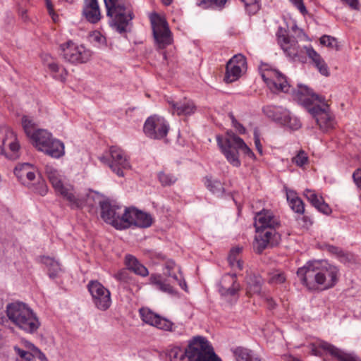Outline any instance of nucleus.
I'll list each match as a JSON object with an SVG mask.
<instances>
[{
	"mask_svg": "<svg viewBox=\"0 0 361 361\" xmlns=\"http://www.w3.org/2000/svg\"><path fill=\"white\" fill-rule=\"evenodd\" d=\"M261 75L272 92L290 94L292 98L313 116L321 130L326 131L334 128V120L323 97L315 94L306 85L300 84L297 89L292 88L284 75L276 69H265Z\"/></svg>",
	"mask_w": 361,
	"mask_h": 361,
	"instance_id": "1",
	"label": "nucleus"
},
{
	"mask_svg": "<svg viewBox=\"0 0 361 361\" xmlns=\"http://www.w3.org/2000/svg\"><path fill=\"white\" fill-rule=\"evenodd\" d=\"M297 276L309 290H325L334 287L340 277L338 267L324 261H309L299 268Z\"/></svg>",
	"mask_w": 361,
	"mask_h": 361,
	"instance_id": "2",
	"label": "nucleus"
},
{
	"mask_svg": "<svg viewBox=\"0 0 361 361\" xmlns=\"http://www.w3.org/2000/svg\"><path fill=\"white\" fill-rule=\"evenodd\" d=\"M169 361H222L216 355L211 343L204 336H193L183 348L169 346L166 352Z\"/></svg>",
	"mask_w": 361,
	"mask_h": 361,
	"instance_id": "3",
	"label": "nucleus"
},
{
	"mask_svg": "<svg viewBox=\"0 0 361 361\" xmlns=\"http://www.w3.org/2000/svg\"><path fill=\"white\" fill-rule=\"evenodd\" d=\"M104 2L111 30L122 35L130 32L135 17L130 5L125 0H104Z\"/></svg>",
	"mask_w": 361,
	"mask_h": 361,
	"instance_id": "4",
	"label": "nucleus"
},
{
	"mask_svg": "<svg viewBox=\"0 0 361 361\" xmlns=\"http://www.w3.org/2000/svg\"><path fill=\"white\" fill-rule=\"evenodd\" d=\"M217 145L226 160L234 167H240L241 161L239 153L255 160L256 157L244 140L233 132H227L226 136L216 135Z\"/></svg>",
	"mask_w": 361,
	"mask_h": 361,
	"instance_id": "5",
	"label": "nucleus"
},
{
	"mask_svg": "<svg viewBox=\"0 0 361 361\" xmlns=\"http://www.w3.org/2000/svg\"><path fill=\"white\" fill-rule=\"evenodd\" d=\"M6 314L16 326L27 334L35 333L41 325L36 313L27 304L22 302L8 304Z\"/></svg>",
	"mask_w": 361,
	"mask_h": 361,
	"instance_id": "6",
	"label": "nucleus"
},
{
	"mask_svg": "<svg viewBox=\"0 0 361 361\" xmlns=\"http://www.w3.org/2000/svg\"><path fill=\"white\" fill-rule=\"evenodd\" d=\"M45 173L55 191L68 202L72 209H78L84 206V198L75 195L73 188L71 185H63L61 175L56 168L51 165H47L45 166Z\"/></svg>",
	"mask_w": 361,
	"mask_h": 361,
	"instance_id": "7",
	"label": "nucleus"
},
{
	"mask_svg": "<svg viewBox=\"0 0 361 361\" xmlns=\"http://www.w3.org/2000/svg\"><path fill=\"white\" fill-rule=\"evenodd\" d=\"M61 54L63 59L74 65L85 63L90 61L92 52L83 44L68 40L60 45Z\"/></svg>",
	"mask_w": 361,
	"mask_h": 361,
	"instance_id": "8",
	"label": "nucleus"
},
{
	"mask_svg": "<svg viewBox=\"0 0 361 361\" xmlns=\"http://www.w3.org/2000/svg\"><path fill=\"white\" fill-rule=\"evenodd\" d=\"M262 111L268 118L291 130H296L301 127L300 120L282 106L267 105Z\"/></svg>",
	"mask_w": 361,
	"mask_h": 361,
	"instance_id": "9",
	"label": "nucleus"
},
{
	"mask_svg": "<svg viewBox=\"0 0 361 361\" xmlns=\"http://www.w3.org/2000/svg\"><path fill=\"white\" fill-rule=\"evenodd\" d=\"M99 204L101 216L106 223L118 230L126 229V225H128L125 216L126 207L112 204L108 200H99Z\"/></svg>",
	"mask_w": 361,
	"mask_h": 361,
	"instance_id": "10",
	"label": "nucleus"
},
{
	"mask_svg": "<svg viewBox=\"0 0 361 361\" xmlns=\"http://www.w3.org/2000/svg\"><path fill=\"white\" fill-rule=\"evenodd\" d=\"M99 160L107 164L118 176H124L123 170L129 169L130 164L126 152L120 147L112 146L109 152L99 157Z\"/></svg>",
	"mask_w": 361,
	"mask_h": 361,
	"instance_id": "11",
	"label": "nucleus"
},
{
	"mask_svg": "<svg viewBox=\"0 0 361 361\" xmlns=\"http://www.w3.org/2000/svg\"><path fill=\"white\" fill-rule=\"evenodd\" d=\"M153 36L159 48L163 49L173 42L172 33L168 23L163 17L156 13L149 16Z\"/></svg>",
	"mask_w": 361,
	"mask_h": 361,
	"instance_id": "12",
	"label": "nucleus"
},
{
	"mask_svg": "<svg viewBox=\"0 0 361 361\" xmlns=\"http://www.w3.org/2000/svg\"><path fill=\"white\" fill-rule=\"evenodd\" d=\"M20 149L16 134L8 128H0V154L15 160L20 157Z\"/></svg>",
	"mask_w": 361,
	"mask_h": 361,
	"instance_id": "13",
	"label": "nucleus"
},
{
	"mask_svg": "<svg viewBox=\"0 0 361 361\" xmlns=\"http://www.w3.org/2000/svg\"><path fill=\"white\" fill-rule=\"evenodd\" d=\"M95 307L101 311L107 310L111 305L110 290L97 280H91L87 286Z\"/></svg>",
	"mask_w": 361,
	"mask_h": 361,
	"instance_id": "14",
	"label": "nucleus"
},
{
	"mask_svg": "<svg viewBox=\"0 0 361 361\" xmlns=\"http://www.w3.org/2000/svg\"><path fill=\"white\" fill-rule=\"evenodd\" d=\"M312 355L322 357L324 354H329L338 361H361L357 357L351 353H347L335 345L319 341L310 345Z\"/></svg>",
	"mask_w": 361,
	"mask_h": 361,
	"instance_id": "15",
	"label": "nucleus"
},
{
	"mask_svg": "<svg viewBox=\"0 0 361 361\" xmlns=\"http://www.w3.org/2000/svg\"><path fill=\"white\" fill-rule=\"evenodd\" d=\"M141 320L146 324L164 331H175V324L171 320L154 312L149 307H141L139 310Z\"/></svg>",
	"mask_w": 361,
	"mask_h": 361,
	"instance_id": "16",
	"label": "nucleus"
},
{
	"mask_svg": "<svg viewBox=\"0 0 361 361\" xmlns=\"http://www.w3.org/2000/svg\"><path fill=\"white\" fill-rule=\"evenodd\" d=\"M169 130L167 121L157 115L149 117L145 122L143 130L149 138L159 140L166 136Z\"/></svg>",
	"mask_w": 361,
	"mask_h": 361,
	"instance_id": "17",
	"label": "nucleus"
},
{
	"mask_svg": "<svg viewBox=\"0 0 361 361\" xmlns=\"http://www.w3.org/2000/svg\"><path fill=\"white\" fill-rule=\"evenodd\" d=\"M256 235L253 243L255 251L260 254L266 248L278 245L280 235L276 228H261L256 230Z\"/></svg>",
	"mask_w": 361,
	"mask_h": 361,
	"instance_id": "18",
	"label": "nucleus"
},
{
	"mask_svg": "<svg viewBox=\"0 0 361 361\" xmlns=\"http://www.w3.org/2000/svg\"><path fill=\"white\" fill-rule=\"evenodd\" d=\"M240 290V285L235 274H224L218 284V290L226 300H237Z\"/></svg>",
	"mask_w": 361,
	"mask_h": 361,
	"instance_id": "19",
	"label": "nucleus"
},
{
	"mask_svg": "<svg viewBox=\"0 0 361 361\" xmlns=\"http://www.w3.org/2000/svg\"><path fill=\"white\" fill-rule=\"evenodd\" d=\"M247 70L245 57L240 54L234 55L226 64L225 81L233 82L238 80Z\"/></svg>",
	"mask_w": 361,
	"mask_h": 361,
	"instance_id": "20",
	"label": "nucleus"
},
{
	"mask_svg": "<svg viewBox=\"0 0 361 361\" xmlns=\"http://www.w3.org/2000/svg\"><path fill=\"white\" fill-rule=\"evenodd\" d=\"M125 216L128 221V225H126V229L132 226L139 228H148L153 222V218L151 214L133 207L126 208Z\"/></svg>",
	"mask_w": 361,
	"mask_h": 361,
	"instance_id": "21",
	"label": "nucleus"
},
{
	"mask_svg": "<svg viewBox=\"0 0 361 361\" xmlns=\"http://www.w3.org/2000/svg\"><path fill=\"white\" fill-rule=\"evenodd\" d=\"M20 347L14 346L15 352L19 355L21 361H35L38 358L41 361H47V357L32 343L27 340H22Z\"/></svg>",
	"mask_w": 361,
	"mask_h": 361,
	"instance_id": "22",
	"label": "nucleus"
},
{
	"mask_svg": "<svg viewBox=\"0 0 361 361\" xmlns=\"http://www.w3.org/2000/svg\"><path fill=\"white\" fill-rule=\"evenodd\" d=\"M254 226L256 230L261 228H276L279 226L278 217L268 209H262L257 212L255 216Z\"/></svg>",
	"mask_w": 361,
	"mask_h": 361,
	"instance_id": "23",
	"label": "nucleus"
},
{
	"mask_svg": "<svg viewBox=\"0 0 361 361\" xmlns=\"http://www.w3.org/2000/svg\"><path fill=\"white\" fill-rule=\"evenodd\" d=\"M13 172L22 183L28 186L35 179L37 169L29 163H22L15 167Z\"/></svg>",
	"mask_w": 361,
	"mask_h": 361,
	"instance_id": "24",
	"label": "nucleus"
},
{
	"mask_svg": "<svg viewBox=\"0 0 361 361\" xmlns=\"http://www.w3.org/2000/svg\"><path fill=\"white\" fill-rule=\"evenodd\" d=\"M170 105V111L173 114L178 116H190L195 113L196 106L194 102L190 99H185L179 102L173 100L168 101Z\"/></svg>",
	"mask_w": 361,
	"mask_h": 361,
	"instance_id": "25",
	"label": "nucleus"
},
{
	"mask_svg": "<svg viewBox=\"0 0 361 361\" xmlns=\"http://www.w3.org/2000/svg\"><path fill=\"white\" fill-rule=\"evenodd\" d=\"M278 42L284 53L290 59L294 60L299 56V45L295 39L286 35H279Z\"/></svg>",
	"mask_w": 361,
	"mask_h": 361,
	"instance_id": "26",
	"label": "nucleus"
},
{
	"mask_svg": "<svg viewBox=\"0 0 361 361\" xmlns=\"http://www.w3.org/2000/svg\"><path fill=\"white\" fill-rule=\"evenodd\" d=\"M82 15L88 22L98 23L102 16L98 0H84Z\"/></svg>",
	"mask_w": 361,
	"mask_h": 361,
	"instance_id": "27",
	"label": "nucleus"
},
{
	"mask_svg": "<svg viewBox=\"0 0 361 361\" xmlns=\"http://www.w3.org/2000/svg\"><path fill=\"white\" fill-rule=\"evenodd\" d=\"M304 195L311 204L319 212L324 214H329L331 212V209L329 204H326L323 197L319 195L314 190L306 189L304 191Z\"/></svg>",
	"mask_w": 361,
	"mask_h": 361,
	"instance_id": "28",
	"label": "nucleus"
},
{
	"mask_svg": "<svg viewBox=\"0 0 361 361\" xmlns=\"http://www.w3.org/2000/svg\"><path fill=\"white\" fill-rule=\"evenodd\" d=\"M235 361H265L254 350L244 346H236L231 349Z\"/></svg>",
	"mask_w": 361,
	"mask_h": 361,
	"instance_id": "29",
	"label": "nucleus"
},
{
	"mask_svg": "<svg viewBox=\"0 0 361 361\" xmlns=\"http://www.w3.org/2000/svg\"><path fill=\"white\" fill-rule=\"evenodd\" d=\"M164 274L176 281L182 289L187 290V284L174 261L169 259L165 262Z\"/></svg>",
	"mask_w": 361,
	"mask_h": 361,
	"instance_id": "30",
	"label": "nucleus"
},
{
	"mask_svg": "<svg viewBox=\"0 0 361 361\" xmlns=\"http://www.w3.org/2000/svg\"><path fill=\"white\" fill-rule=\"evenodd\" d=\"M304 49H305L307 56L312 61L318 71L322 75L328 76L329 75L328 66L320 54L317 52L312 46H305Z\"/></svg>",
	"mask_w": 361,
	"mask_h": 361,
	"instance_id": "31",
	"label": "nucleus"
},
{
	"mask_svg": "<svg viewBox=\"0 0 361 361\" xmlns=\"http://www.w3.org/2000/svg\"><path fill=\"white\" fill-rule=\"evenodd\" d=\"M52 135L44 129L38 130L30 138L32 145L40 152L46 150V147L52 139Z\"/></svg>",
	"mask_w": 361,
	"mask_h": 361,
	"instance_id": "32",
	"label": "nucleus"
},
{
	"mask_svg": "<svg viewBox=\"0 0 361 361\" xmlns=\"http://www.w3.org/2000/svg\"><path fill=\"white\" fill-rule=\"evenodd\" d=\"M46 148V150L42 152L52 158L59 159L65 154L64 144L58 139L52 137Z\"/></svg>",
	"mask_w": 361,
	"mask_h": 361,
	"instance_id": "33",
	"label": "nucleus"
},
{
	"mask_svg": "<svg viewBox=\"0 0 361 361\" xmlns=\"http://www.w3.org/2000/svg\"><path fill=\"white\" fill-rule=\"evenodd\" d=\"M127 268L137 275L147 276L149 274L148 269L142 264L137 258L131 255H127L125 257Z\"/></svg>",
	"mask_w": 361,
	"mask_h": 361,
	"instance_id": "34",
	"label": "nucleus"
},
{
	"mask_svg": "<svg viewBox=\"0 0 361 361\" xmlns=\"http://www.w3.org/2000/svg\"><path fill=\"white\" fill-rule=\"evenodd\" d=\"M41 262L48 268V274L51 279H55L61 271L60 264L53 258L43 256Z\"/></svg>",
	"mask_w": 361,
	"mask_h": 361,
	"instance_id": "35",
	"label": "nucleus"
},
{
	"mask_svg": "<svg viewBox=\"0 0 361 361\" xmlns=\"http://www.w3.org/2000/svg\"><path fill=\"white\" fill-rule=\"evenodd\" d=\"M241 251V247H233L231 250L228 257V261L231 267L240 271L243 269V262L240 257Z\"/></svg>",
	"mask_w": 361,
	"mask_h": 361,
	"instance_id": "36",
	"label": "nucleus"
},
{
	"mask_svg": "<svg viewBox=\"0 0 361 361\" xmlns=\"http://www.w3.org/2000/svg\"><path fill=\"white\" fill-rule=\"evenodd\" d=\"M21 125L24 132L27 137L31 138L32 136L38 130L37 124L33 118L24 115L21 118Z\"/></svg>",
	"mask_w": 361,
	"mask_h": 361,
	"instance_id": "37",
	"label": "nucleus"
},
{
	"mask_svg": "<svg viewBox=\"0 0 361 361\" xmlns=\"http://www.w3.org/2000/svg\"><path fill=\"white\" fill-rule=\"evenodd\" d=\"M47 66L54 78L60 81H64L66 80L68 72L63 66H59L54 61L47 62Z\"/></svg>",
	"mask_w": 361,
	"mask_h": 361,
	"instance_id": "38",
	"label": "nucleus"
},
{
	"mask_svg": "<svg viewBox=\"0 0 361 361\" xmlns=\"http://www.w3.org/2000/svg\"><path fill=\"white\" fill-rule=\"evenodd\" d=\"M207 188L214 195L217 196L221 195L224 192L222 183L212 177H207L204 182Z\"/></svg>",
	"mask_w": 361,
	"mask_h": 361,
	"instance_id": "39",
	"label": "nucleus"
},
{
	"mask_svg": "<svg viewBox=\"0 0 361 361\" xmlns=\"http://www.w3.org/2000/svg\"><path fill=\"white\" fill-rule=\"evenodd\" d=\"M263 280L260 276L250 275L247 278V283L249 292L252 293L259 294L261 292Z\"/></svg>",
	"mask_w": 361,
	"mask_h": 361,
	"instance_id": "40",
	"label": "nucleus"
},
{
	"mask_svg": "<svg viewBox=\"0 0 361 361\" xmlns=\"http://www.w3.org/2000/svg\"><path fill=\"white\" fill-rule=\"evenodd\" d=\"M28 187L35 193L39 194L42 196H44L48 191L47 185L45 181L41 178H39L37 184H30Z\"/></svg>",
	"mask_w": 361,
	"mask_h": 361,
	"instance_id": "41",
	"label": "nucleus"
},
{
	"mask_svg": "<svg viewBox=\"0 0 361 361\" xmlns=\"http://www.w3.org/2000/svg\"><path fill=\"white\" fill-rule=\"evenodd\" d=\"M227 0H197V5L204 8L211 6L222 8L224 7Z\"/></svg>",
	"mask_w": 361,
	"mask_h": 361,
	"instance_id": "42",
	"label": "nucleus"
},
{
	"mask_svg": "<svg viewBox=\"0 0 361 361\" xmlns=\"http://www.w3.org/2000/svg\"><path fill=\"white\" fill-rule=\"evenodd\" d=\"M286 281L284 274L279 271H274L269 274L268 282L272 285L281 284Z\"/></svg>",
	"mask_w": 361,
	"mask_h": 361,
	"instance_id": "43",
	"label": "nucleus"
},
{
	"mask_svg": "<svg viewBox=\"0 0 361 361\" xmlns=\"http://www.w3.org/2000/svg\"><path fill=\"white\" fill-rule=\"evenodd\" d=\"M319 42L321 44L336 50L339 49V44L337 39L329 35H323L320 37Z\"/></svg>",
	"mask_w": 361,
	"mask_h": 361,
	"instance_id": "44",
	"label": "nucleus"
},
{
	"mask_svg": "<svg viewBox=\"0 0 361 361\" xmlns=\"http://www.w3.org/2000/svg\"><path fill=\"white\" fill-rule=\"evenodd\" d=\"M158 177L161 184L164 186L171 185L177 180V178L176 176L164 172H159Z\"/></svg>",
	"mask_w": 361,
	"mask_h": 361,
	"instance_id": "45",
	"label": "nucleus"
},
{
	"mask_svg": "<svg viewBox=\"0 0 361 361\" xmlns=\"http://www.w3.org/2000/svg\"><path fill=\"white\" fill-rule=\"evenodd\" d=\"M308 157L304 151H300L293 157L292 161L298 166L302 167L307 163Z\"/></svg>",
	"mask_w": 361,
	"mask_h": 361,
	"instance_id": "46",
	"label": "nucleus"
},
{
	"mask_svg": "<svg viewBox=\"0 0 361 361\" xmlns=\"http://www.w3.org/2000/svg\"><path fill=\"white\" fill-rule=\"evenodd\" d=\"M244 3L245 7L249 13H256L259 8V0H240Z\"/></svg>",
	"mask_w": 361,
	"mask_h": 361,
	"instance_id": "47",
	"label": "nucleus"
},
{
	"mask_svg": "<svg viewBox=\"0 0 361 361\" xmlns=\"http://www.w3.org/2000/svg\"><path fill=\"white\" fill-rule=\"evenodd\" d=\"M289 206L295 213L302 214L305 212V206L302 200L298 198L289 203Z\"/></svg>",
	"mask_w": 361,
	"mask_h": 361,
	"instance_id": "48",
	"label": "nucleus"
},
{
	"mask_svg": "<svg viewBox=\"0 0 361 361\" xmlns=\"http://www.w3.org/2000/svg\"><path fill=\"white\" fill-rule=\"evenodd\" d=\"M230 119L231 121L232 126L240 134L243 135L246 133V129L243 124L239 123L235 118L233 114H229Z\"/></svg>",
	"mask_w": 361,
	"mask_h": 361,
	"instance_id": "49",
	"label": "nucleus"
},
{
	"mask_svg": "<svg viewBox=\"0 0 361 361\" xmlns=\"http://www.w3.org/2000/svg\"><path fill=\"white\" fill-rule=\"evenodd\" d=\"M327 250L329 252H331L334 255H336L337 257H338L341 259L344 257L345 255V254L344 253V252L342 249H341L338 247L334 246V245H328Z\"/></svg>",
	"mask_w": 361,
	"mask_h": 361,
	"instance_id": "50",
	"label": "nucleus"
},
{
	"mask_svg": "<svg viewBox=\"0 0 361 361\" xmlns=\"http://www.w3.org/2000/svg\"><path fill=\"white\" fill-rule=\"evenodd\" d=\"M290 1L299 10V11L302 15H305L307 13L302 0H290Z\"/></svg>",
	"mask_w": 361,
	"mask_h": 361,
	"instance_id": "51",
	"label": "nucleus"
},
{
	"mask_svg": "<svg viewBox=\"0 0 361 361\" xmlns=\"http://www.w3.org/2000/svg\"><path fill=\"white\" fill-rule=\"evenodd\" d=\"M254 142L258 153L260 155H263V149L260 142L259 135L256 130L254 132Z\"/></svg>",
	"mask_w": 361,
	"mask_h": 361,
	"instance_id": "52",
	"label": "nucleus"
},
{
	"mask_svg": "<svg viewBox=\"0 0 361 361\" xmlns=\"http://www.w3.org/2000/svg\"><path fill=\"white\" fill-rule=\"evenodd\" d=\"M157 288L162 292L167 293L169 294H173L174 293L173 288L169 283H166L164 281H162L161 283V285H159Z\"/></svg>",
	"mask_w": 361,
	"mask_h": 361,
	"instance_id": "53",
	"label": "nucleus"
},
{
	"mask_svg": "<svg viewBox=\"0 0 361 361\" xmlns=\"http://www.w3.org/2000/svg\"><path fill=\"white\" fill-rule=\"evenodd\" d=\"M149 283L155 286L156 288L161 285V283L163 281L161 279V276L160 274H152L149 279Z\"/></svg>",
	"mask_w": 361,
	"mask_h": 361,
	"instance_id": "54",
	"label": "nucleus"
},
{
	"mask_svg": "<svg viewBox=\"0 0 361 361\" xmlns=\"http://www.w3.org/2000/svg\"><path fill=\"white\" fill-rule=\"evenodd\" d=\"M353 178L357 186L361 189V169H357L353 173Z\"/></svg>",
	"mask_w": 361,
	"mask_h": 361,
	"instance_id": "55",
	"label": "nucleus"
},
{
	"mask_svg": "<svg viewBox=\"0 0 361 361\" xmlns=\"http://www.w3.org/2000/svg\"><path fill=\"white\" fill-rule=\"evenodd\" d=\"M342 1L347 4L350 8L353 10H359L360 9V2L359 0H341Z\"/></svg>",
	"mask_w": 361,
	"mask_h": 361,
	"instance_id": "56",
	"label": "nucleus"
},
{
	"mask_svg": "<svg viewBox=\"0 0 361 361\" xmlns=\"http://www.w3.org/2000/svg\"><path fill=\"white\" fill-rule=\"evenodd\" d=\"M45 1H46V6H47V8L49 15L51 16L53 20L56 21L57 16H56V14L54 11V8H53L51 1L50 0H45Z\"/></svg>",
	"mask_w": 361,
	"mask_h": 361,
	"instance_id": "57",
	"label": "nucleus"
},
{
	"mask_svg": "<svg viewBox=\"0 0 361 361\" xmlns=\"http://www.w3.org/2000/svg\"><path fill=\"white\" fill-rule=\"evenodd\" d=\"M286 197H287V200H288V203L299 198L298 197L296 192L291 190H287Z\"/></svg>",
	"mask_w": 361,
	"mask_h": 361,
	"instance_id": "58",
	"label": "nucleus"
},
{
	"mask_svg": "<svg viewBox=\"0 0 361 361\" xmlns=\"http://www.w3.org/2000/svg\"><path fill=\"white\" fill-rule=\"evenodd\" d=\"M93 39L94 41L98 42L100 44H102L105 42V37L99 32L94 34Z\"/></svg>",
	"mask_w": 361,
	"mask_h": 361,
	"instance_id": "59",
	"label": "nucleus"
},
{
	"mask_svg": "<svg viewBox=\"0 0 361 361\" xmlns=\"http://www.w3.org/2000/svg\"><path fill=\"white\" fill-rule=\"evenodd\" d=\"M124 273H125V271L121 270L114 274V278L118 281H123V280H124Z\"/></svg>",
	"mask_w": 361,
	"mask_h": 361,
	"instance_id": "60",
	"label": "nucleus"
},
{
	"mask_svg": "<svg viewBox=\"0 0 361 361\" xmlns=\"http://www.w3.org/2000/svg\"><path fill=\"white\" fill-rule=\"evenodd\" d=\"M162 4L165 6H169L172 4L173 0H161Z\"/></svg>",
	"mask_w": 361,
	"mask_h": 361,
	"instance_id": "61",
	"label": "nucleus"
},
{
	"mask_svg": "<svg viewBox=\"0 0 361 361\" xmlns=\"http://www.w3.org/2000/svg\"><path fill=\"white\" fill-rule=\"evenodd\" d=\"M292 30H293V31H295V32L296 30H298V31H299V32L302 33V30H299L296 24H293V26H292Z\"/></svg>",
	"mask_w": 361,
	"mask_h": 361,
	"instance_id": "62",
	"label": "nucleus"
},
{
	"mask_svg": "<svg viewBox=\"0 0 361 361\" xmlns=\"http://www.w3.org/2000/svg\"><path fill=\"white\" fill-rule=\"evenodd\" d=\"M46 58H48V56H46ZM44 61H47V59H44Z\"/></svg>",
	"mask_w": 361,
	"mask_h": 361,
	"instance_id": "63",
	"label": "nucleus"
},
{
	"mask_svg": "<svg viewBox=\"0 0 361 361\" xmlns=\"http://www.w3.org/2000/svg\"><path fill=\"white\" fill-rule=\"evenodd\" d=\"M16 361H21L20 360L18 359Z\"/></svg>",
	"mask_w": 361,
	"mask_h": 361,
	"instance_id": "64",
	"label": "nucleus"
}]
</instances>
